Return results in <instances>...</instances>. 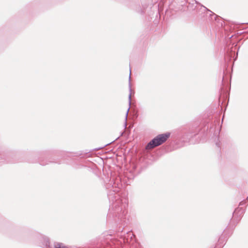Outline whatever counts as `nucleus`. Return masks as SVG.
Instances as JSON below:
<instances>
[{
	"label": "nucleus",
	"mask_w": 248,
	"mask_h": 248,
	"mask_svg": "<svg viewBox=\"0 0 248 248\" xmlns=\"http://www.w3.org/2000/svg\"><path fill=\"white\" fill-rule=\"evenodd\" d=\"M112 186L115 189L113 191L110 190L108 194L111 205L108 214V219L118 224L124 225L128 213V200L126 197L120 196L117 193L119 191L118 189L122 186L121 184L114 183Z\"/></svg>",
	"instance_id": "obj_1"
},
{
	"label": "nucleus",
	"mask_w": 248,
	"mask_h": 248,
	"mask_svg": "<svg viewBox=\"0 0 248 248\" xmlns=\"http://www.w3.org/2000/svg\"><path fill=\"white\" fill-rule=\"evenodd\" d=\"M98 243L104 248L118 247L122 243L119 240L114 239L111 233L108 232H105L99 236Z\"/></svg>",
	"instance_id": "obj_2"
},
{
	"label": "nucleus",
	"mask_w": 248,
	"mask_h": 248,
	"mask_svg": "<svg viewBox=\"0 0 248 248\" xmlns=\"http://www.w3.org/2000/svg\"><path fill=\"white\" fill-rule=\"evenodd\" d=\"M202 7H203V8L204 9V10L206 11L209 12L211 13L210 15L211 18V19H212L213 17H214V18H215V21L218 23L217 26H218V27H222L223 26L224 22H223L222 19L220 17H218L217 15H216V14L213 13L210 10H208L205 7H204L202 5Z\"/></svg>",
	"instance_id": "obj_3"
},
{
	"label": "nucleus",
	"mask_w": 248,
	"mask_h": 248,
	"mask_svg": "<svg viewBox=\"0 0 248 248\" xmlns=\"http://www.w3.org/2000/svg\"><path fill=\"white\" fill-rule=\"evenodd\" d=\"M129 71H130V75H129V91H130V93L129 94V96H128L129 108H128V110H127V112H126V115H125V122H124V128H126V126H127V123H126L127 118V115H128V111H129V109L130 108L131 103V83H130V80H131V68H130L129 69Z\"/></svg>",
	"instance_id": "obj_4"
},
{
	"label": "nucleus",
	"mask_w": 248,
	"mask_h": 248,
	"mask_svg": "<svg viewBox=\"0 0 248 248\" xmlns=\"http://www.w3.org/2000/svg\"><path fill=\"white\" fill-rule=\"evenodd\" d=\"M170 133H166L162 134H159L156 136L155 138L157 139V141L161 144H162L165 142L167 139L170 137Z\"/></svg>",
	"instance_id": "obj_5"
},
{
	"label": "nucleus",
	"mask_w": 248,
	"mask_h": 248,
	"mask_svg": "<svg viewBox=\"0 0 248 248\" xmlns=\"http://www.w3.org/2000/svg\"><path fill=\"white\" fill-rule=\"evenodd\" d=\"M160 145L161 144L157 141V139L154 138L147 144L146 149L147 150L152 149Z\"/></svg>",
	"instance_id": "obj_6"
},
{
	"label": "nucleus",
	"mask_w": 248,
	"mask_h": 248,
	"mask_svg": "<svg viewBox=\"0 0 248 248\" xmlns=\"http://www.w3.org/2000/svg\"><path fill=\"white\" fill-rule=\"evenodd\" d=\"M244 213V210L242 208H237L233 212V215L234 217L237 216L240 219L241 216Z\"/></svg>",
	"instance_id": "obj_7"
},
{
	"label": "nucleus",
	"mask_w": 248,
	"mask_h": 248,
	"mask_svg": "<svg viewBox=\"0 0 248 248\" xmlns=\"http://www.w3.org/2000/svg\"><path fill=\"white\" fill-rule=\"evenodd\" d=\"M0 157L1 159H3L5 161H6L7 162H12L13 161L11 160L10 157H11V155L10 154H2L0 155Z\"/></svg>",
	"instance_id": "obj_8"
},
{
	"label": "nucleus",
	"mask_w": 248,
	"mask_h": 248,
	"mask_svg": "<svg viewBox=\"0 0 248 248\" xmlns=\"http://www.w3.org/2000/svg\"><path fill=\"white\" fill-rule=\"evenodd\" d=\"M39 163H40V165H41L42 166H45L46 165L48 164V162H52L53 161H48V162H45L44 161V160H43L41 158H40L39 159Z\"/></svg>",
	"instance_id": "obj_9"
},
{
	"label": "nucleus",
	"mask_w": 248,
	"mask_h": 248,
	"mask_svg": "<svg viewBox=\"0 0 248 248\" xmlns=\"http://www.w3.org/2000/svg\"><path fill=\"white\" fill-rule=\"evenodd\" d=\"M55 248H67V247L65 246H61V245L60 244H58L55 247Z\"/></svg>",
	"instance_id": "obj_10"
},
{
	"label": "nucleus",
	"mask_w": 248,
	"mask_h": 248,
	"mask_svg": "<svg viewBox=\"0 0 248 248\" xmlns=\"http://www.w3.org/2000/svg\"><path fill=\"white\" fill-rule=\"evenodd\" d=\"M191 6L192 7H191V9L193 10V7L194 6V5H191L189 4V5H188V6H187V7H188V9H190V8H190V7H191Z\"/></svg>",
	"instance_id": "obj_11"
},
{
	"label": "nucleus",
	"mask_w": 248,
	"mask_h": 248,
	"mask_svg": "<svg viewBox=\"0 0 248 248\" xmlns=\"http://www.w3.org/2000/svg\"><path fill=\"white\" fill-rule=\"evenodd\" d=\"M243 205L242 202H240L239 203V205Z\"/></svg>",
	"instance_id": "obj_12"
},
{
	"label": "nucleus",
	"mask_w": 248,
	"mask_h": 248,
	"mask_svg": "<svg viewBox=\"0 0 248 248\" xmlns=\"http://www.w3.org/2000/svg\"><path fill=\"white\" fill-rule=\"evenodd\" d=\"M216 145L219 147V144H218L217 143H216Z\"/></svg>",
	"instance_id": "obj_13"
},
{
	"label": "nucleus",
	"mask_w": 248,
	"mask_h": 248,
	"mask_svg": "<svg viewBox=\"0 0 248 248\" xmlns=\"http://www.w3.org/2000/svg\"><path fill=\"white\" fill-rule=\"evenodd\" d=\"M247 199L248 200V197L247 198Z\"/></svg>",
	"instance_id": "obj_14"
},
{
	"label": "nucleus",
	"mask_w": 248,
	"mask_h": 248,
	"mask_svg": "<svg viewBox=\"0 0 248 248\" xmlns=\"http://www.w3.org/2000/svg\"><path fill=\"white\" fill-rule=\"evenodd\" d=\"M246 24H248V23H247Z\"/></svg>",
	"instance_id": "obj_15"
}]
</instances>
